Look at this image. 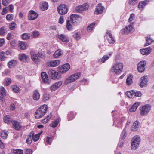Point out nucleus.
Masks as SVG:
<instances>
[{
    "label": "nucleus",
    "instance_id": "nucleus-1",
    "mask_svg": "<svg viewBox=\"0 0 154 154\" xmlns=\"http://www.w3.org/2000/svg\"><path fill=\"white\" fill-rule=\"evenodd\" d=\"M48 108L47 106L44 104L38 109L35 113V118L38 119L42 118L46 112Z\"/></svg>",
    "mask_w": 154,
    "mask_h": 154
},
{
    "label": "nucleus",
    "instance_id": "nucleus-2",
    "mask_svg": "<svg viewBox=\"0 0 154 154\" xmlns=\"http://www.w3.org/2000/svg\"><path fill=\"white\" fill-rule=\"evenodd\" d=\"M123 66L122 63L117 62L113 64L111 69V71L116 74H119L122 71Z\"/></svg>",
    "mask_w": 154,
    "mask_h": 154
},
{
    "label": "nucleus",
    "instance_id": "nucleus-3",
    "mask_svg": "<svg viewBox=\"0 0 154 154\" xmlns=\"http://www.w3.org/2000/svg\"><path fill=\"white\" fill-rule=\"evenodd\" d=\"M140 138L138 136H135L132 140L131 148L132 149L135 150L139 146L140 142Z\"/></svg>",
    "mask_w": 154,
    "mask_h": 154
},
{
    "label": "nucleus",
    "instance_id": "nucleus-4",
    "mask_svg": "<svg viewBox=\"0 0 154 154\" xmlns=\"http://www.w3.org/2000/svg\"><path fill=\"white\" fill-rule=\"evenodd\" d=\"M81 75V73L80 72L72 75L66 79L65 82V84L67 85L70 83L75 81L79 78Z\"/></svg>",
    "mask_w": 154,
    "mask_h": 154
},
{
    "label": "nucleus",
    "instance_id": "nucleus-5",
    "mask_svg": "<svg viewBox=\"0 0 154 154\" xmlns=\"http://www.w3.org/2000/svg\"><path fill=\"white\" fill-rule=\"evenodd\" d=\"M151 109L150 106L149 104L145 105L142 106L140 109V113L141 116L147 115Z\"/></svg>",
    "mask_w": 154,
    "mask_h": 154
},
{
    "label": "nucleus",
    "instance_id": "nucleus-6",
    "mask_svg": "<svg viewBox=\"0 0 154 154\" xmlns=\"http://www.w3.org/2000/svg\"><path fill=\"white\" fill-rule=\"evenodd\" d=\"M126 94L127 97L130 98H132L135 97H140L142 95L140 92L134 90L128 91L126 93Z\"/></svg>",
    "mask_w": 154,
    "mask_h": 154
},
{
    "label": "nucleus",
    "instance_id": "nucleus-7",
    "mask_svg": "<svg viewBox=\"0 0 154 154\" xmlns=\"http://www.w3.org/2000/svg\"><path fill=\"white\" fill-rule=\"evenodd\" d=\"M59 13L62 15L66 14L68 12V8L66 5L65 4L60 5L57 8Z\"/></svg>",
    "mask_w": 154,
    "mask_h": 154
},
{
    "label": "nucleus",
    "instance_id": "nucleus-8",
    "mask_svg": "<svg viewBox=\"0 0 154 154\" xmlns=\"http://www.w3.org/2000/svg\"><path fill=\"white\" fill-rule=\"evenodd\" d=\"M70 22L72 24L77 25L79 21V19L80 18V16L75 14H72L70 16Z\"/></svg>",
    "mask_w": 154,
    "mask_h": 154
},
{
    "label": "nucleus",
    "instance_id": "nucleus-9",
    "mask_svg": "<svg viewBox=\"0 0 154 154\" xmlns=\"http://www.w3.org/2000/svg\"><path fill=\"white\" fill-rule=\"evenodd\" d=\"M146 64L145 61H142L140 62L138 64L137 69L140 72H142L145 70V66Z\"/></svg>",
    "mask_w": 154,
    "mask_h": 154
},
{
    "label": "nucleus",
    "instance_id": "nucleus-10",
    "mask_svg": "<svg viewBox=\"0 0 154 154\" xmlns=\"http://www.w3.org/2000/svg\"><path fill=\"white\" fill-rule=\"evenodd\" d=\"M70 68V66L69 64L66 63L60 67L58 69V71L62 73H64L67 72Z\"/></svg>",
    "mask_w": 154,
    "mask_h": 154
},
{
    "label": "nucleus",
    "instance_id": "nucleus-11",
    "mask_svg": "<svg viewBox=\"0 0 154 154\" xmlns=\"http://www.w3.org/2000/svg\"><path fill=\"white\" fill-rule=\"evenodd\" d=\"M48 73L51 78L54 79H59L60 78V75H59L58 72H56L53 70H49L48 71Z\"/></svg>",
    "mask_w": 154,
    "mask_h": 154
},
{
    "label": "nucleus",
    "instance_id": "nucleus-12",
    "mask_svg": "<svg viewBox=\"0 0 154 154\" xmlns=\"http://www.w3.org/2000/svg\"><path fill=\"white\" fill-rule=\"evenodd\" d=\"M88 8V6L87 4H84L82 5H79L77 6L75 10L76 12L81 13L82 11L86 10Z\"/></svg>",
    "mask_w": 154,
    "mask_h": 154
},
{
    "label": "nucleus",
    "instance_id": "nucleus-13",
    "mask_svg": "<svg viewBox=\"0 0 154 154\" xmlns=\"http://www.w3.org/2000/svg\"><path fill=\"white\" fill-rule=\"evenodd\" d=\"M106 33V35L105 36V37L107 38L109 43L112 44L114 43L115 41L110 32V31L107 30Z\"/></svg>",
    "mask_w": 154,
    "mask_h": 154
},
{
    "label": "nucleus",
    "instance_id": "nucleus-14",
    "mask_svg": "<svg viewBox=\"0 0 154 154\" xmlns=\"http://www.w3.org/2000/svg\"><path fill=\"white\" fill-rule=\"evenodd\" d=\"M61 81L58 82L53 84L50 87V89L51 91H54L58 89L62 85Z\"/></svg>",
    "mask_w": 154,
    "mask_h": 154
},
{
    "label": "nucleus",
    "instance_id": "nucleus-15",
    "mask_svg": "<svg viewBox=\"0 0 154 154\" xmlns=\"http://www.w3.org/2000/svg\"><path fill=\"white\" fill-rule=\"evenodd\" d=\"M104 8L102 5L101 3L98 4L96 6L94 13L95 14H99L102 13Z\"/></svg>",
    "mask_w": 154,
    "mask_h": 154
},
{
    "label": "nucleus",
    "instance_id": "nucleus-16",
    "mask_svg": "<svg viewBox=\"0 0 154 154\" xmlns=\"http://www.w3.org/2000/svg\"><path fill=\"white\" fill-rule=\"evenodd\" d=\"M38 16V14L34 11L31 10L29 11L28 14V19L30 20H34L36 19Z\"/></svg>",
    "mask_w": 154,
    "mask_h": 154
},
{
    "label": "nucleus",
    "instance_id": "nucleus-17",
    "mask_svg": "<svg viewBox=\"0 0 154 154\" xmlns=\"http://www.w3.org/2000/svg\"><path fill=\"white\" fill-rule=\"evenodd\" d=\"M6 95V90L3 87H1L0 88V100L1 102H5L4 97Z\"/></svg>",
    "mask_w": 154,
    "mask_h": 154
},
{
    "label": "nucleus",
    "instance_id": "nucleus-18",
    "mask_svg": "<svg viewBox=\"0 0 154 154\" xmlns=\"http://www.w3.org/2000/svg\"><path fill=\"white\" fill-rule=\"evenodd\" d=\"M149 2V1L146 0L140 2L138 5L137 7L138 9L141 11H142L145 8V6L147 5Z\"/></svg>",
    "mask_w": 154,
    "mask_h": 154
},
{
    "label": "nucleus",
    "instance_id": "nucleus-19",
    "mask_svg": "<svg viewBox=\"0 0 154 154\" xmlns=\"http://www.w3.org/2000/svg\"><path fill=\"white\" fill-rule=\"evenodd\" d=\"M148 82L147 76H144L141 77L140 79V83L139 85L140 86L143 87L146 85Z\"/></svg>",
    "mask_w": 154,
    "mask_h": 154
},
{
    "label": "nucleus",
    "instance_id": "nucleus-20",
    "mask_svg": "<svg viewBox=\"0 0 154 154\" xmlns=\"http://www.w3.org/2000/svg\"><path fill=\"white\" fill-rule=\"evenodd\" d=\"M57 37L60 40L65 42H68L69 41L68 37L64 34H58Z\"/></svg>",
    "mask_w": 154,
    "mask_h": 154
},
{
    "label": "nucleus",
    "instance_id": "nucleus-21",
    "mask_svg": "<svg viewBox=\"0 0 154 154\" xmlns=\"http://www.w3.org/2000/svg\"><path fill=\"white\" fill-rule=\"evenodd\" d=\"M41 77L42 79L43 82L45 83L49 84L50 82L48 78V76L45 72H42L41 73Z\"/></svg>",
    "mask_w": 154,
    "mask_h": 154
},
{
    "label": "nucleus",
    "instance_id": "nucleus-22",
    "mask_svg": "<svg viewBox=\"0 0 154 154\" xmlns=\"http://www.w3.org/2000/svg\"><path fill=\"white\" fill-rule=\"evenodd\" d=\"M60 63V60H54L48 63V66L54 67L57 66Z\"/></svg>",
    "mask_w": 154,
    "mask_h": 154
},
{
    "label": "nucleus",
    "instance_id": "nucleus-23",
    "mask_svg": "<svg viewBox=\"0 0 154 154\" xmlns=\"http://www.w3.org/2000/svg\"><path fill=\"white\" fill-rule=\"evenodd\" d=\"M151 51L152 48L150 47L140 50V51L142 54L146 55L149 54Z\"/></svg>",
    "mask_w": 154,
    "mask_h": 154
},
{
    "label": "nucleus",
    "instance_id": "nucleus-24",
    "mask_svg": "<svg viewBox=\"0 0 154 154\" xmlns=\"http://www.w3.org/2000/svg\"><path fill=\"white\" fill-rule=\"evenodd\" d=\"M31 54V57L32 60L36 63L39 62L40 60L38 57L37 54L34 53L32 52H30Z\"/></svg>",
    "mask_w": 154,
    "mask_h": 154
},
{
    "label": "nucleus",
    "instance_id": "nucleus-25",
    "mask_svg": "<svg viewBox=\"0 0 154 154\" xmlns=\"http://www.w3.org/2000/svg\"><path fill=\"white\" fill-rule=\"evenodd\" d=\"M29 58L28 56L23 53L20 54L19 55V59L23 62L27 61Z\"/></svg>",
    "mask_w": 154,
    "mask_h": 154
},
{
    "label": "nucleus",
    "instance_id": "nucleus-26",
    "mask_svg": "<svg viewBox=\"0 0 154 154\" xmlns=\"http://www.w3.org/2000/svg\"><path fill=\"white\" fill-rule=\"evenodd\" d=\"M13 128L15 130H18L21 128V126L19 122L17 121H13L12 122Z\"/></svg>",
    "mask_w": 154,
    "mask_h": 154
},
{
    "label": "nucleus",
    "instance_id": "nucleus-27",
    "mask_svg": "<svg viewBox=\"0 0 154 154\" xmlns=\"http://www.w3.org/2000/svg\"><path fill=\"white\" fill-rule=\"evenodd\" d=\"M112 53L110 52L108 55H104L102 58L99 60L100 62V61L102 63H104L105 61L108 60L111 56L112 55Z\"/></svg>",
    "mask_w": 154,
    "mask_h": 154
},
{
    "label": "nucleus",
    "instance_id": "nucleus-28",
    "mask_svg": "<svg viewBox=\"0 0 154 154\" xmlns=\"http://www.w3.org/2000/svg\"><path fill=\"white\" fill-rule=\"evenodd\" d=\"M40 94L37 90H35L33 93V99L36 100H38L40 98Z\"/></svg>",
    "mask_w": 154,
    "mask_h": 154
},
{
    "label": "nucleus",
    "instance_id": "nucleus-29",
    "mask_svg": "<svg viewBox=\"0 0 154 154\" xmlns=\"http://www.w3.org/2000/svg\"><path fill=\"white\" fill-rule=\"evenodd\" d=\"M124 33H128L129 32L133 31V27L132 25H130L126 27L123 30Z\"/></svg>",
    "mask_w": 154,
    "mask_h": 154
},
{
    "label": "nucleus",
    "instance_id": "nucleus-30",
    "mask_svg": "<svg viewBox=\"0 0 154 154\" xmlns=\"http://www.w3.org/2000/svg\"><path fill=\"white\" fill-rule=\"evenodd\" d=\"M139 122L137 121L134 122L133 124V126L131 128V130L133 131H136L138 129L139 127Z\"/></svg>",
    "mask_w": 154,
    "mask_h": 154
},
{
    "label": "nucleus",
    "instance_id": "nucleus-31",
    "mask_svg": "<svg viewBox=\"0 0 154 154\" xmlns=\"http://www.w3.org/2000/svg\"><path fill=\"white\" fill-rule=\"evenodd\" d=\"M18 47L21 50H25L26 48L27 44L23 42H20L18 44Z\"/></svg>",
    "mask_w": 154,
    "mask_h": 154
},
{
    "label": "nucleus",
    "instance_id": "nucleus-32",
    "mask_svg": "<svg viewBox=\"0 0 154 154\" xmlns=\"http://www.w3.org/2000/svg\"><path fill=\"white\" fill-rule=\"evenodd\" d=\"M133 78V76L131 75L128 76L126 80V83L127 85L130 86L132 84Z\"/></svg>",
    "mask_w": 154,
    "mask_h": 154
},
{
    "label": "nucleus",
    "instance_id": "nucleus-33",
    "mask_svg": "<svg viewBox=\"0 0 154 154\" xmlns=\"http://www.w3.org/2000/svg\"><path fill=\"white\" fill-rule=\"evenodd\" d=\"M4 121L5 123L8 124L10 123H12L13 121H12L11 119V118L9 115L5 116L4 118Z\"/></svg>",
    "mask_w": 154,
    "mask_h": 154
},
{
    "label": "nucleus",
    "instance_id": "nucleus-34",
    "mask_svg": "<svg viewBox=\"0 0 154 154\" xmlns=\"http://www.w3.org/2000/svg\"><path fill=\"white\" fill-rule=\"evenodd\" d=\"M146 42L144 46L150 45L154 42V40L149 37H146Z\"/></svg>",
    "mask_w": 154,
    "mask_h": 154
},
{
    "label": "nucleus",
    "instance_id": "nucleus-35",
    "mask_svg": "<svg viewBox=\"0 0 154 154\" xmlns=\"http://www.w3.org/2000/svg\"><path fill=\"white\" fill-rule=\"evenodd\" d=\"M139 104V103L138 102L134 103L129 109V111L131 112H134L135 111Z\"/></svg>",
    "mask_w": 154,
    "mask_h": 154
},
{
    "label": "nucleus",
    "instance_id": "nucleus-36",
    "mask_svg": "<svg viewBox=\"0 0 154 154\" xmlns=\"http://www.w3.org/2000/svg\"><path fill=\"white\" fill-rule=\"evenodd\" d=\"M17 64V61L14 60H11L8 63V66L10 68L13 67Z\"/></svg>",
    "mask_w": 154,
    "mask_h": 154
},
{
    "label": "nucleus",
    "instance_id": "nucleus-37",
    "mask_svg": "<svg viewBox=\"0 0 154 154\" xmlns=\"http://www.w3.org/2000/svg\"><path fill=\"white\" fill-rule=\"evenodd\" d=\"M63 53L62 51L60 49L57 50L54 54L53 57L55 58H57L60 56Z\"/></svg>",
    "mask_w": 154,
    "mask_h": 154
},
{
    "label": "nucleus",
    "instance_id": "nucleus-38",
    "mask_svg": "<svg viewBox=\"0 0 154 154\" xmlns=\"http://www.w3.org/2000/svg\"><path fill=\"white\" fill-rule=\"evenodd\" d=\"M34 134L33 131L30 132V134L29 135V138L27 139L26 140V142L28 144H31L32 143V136H33V135Z\"/></svg>",
    "mask_w": 154,
    "mask_h": 154
},
{
    "label": "nucleus",
    "instance_id": "nucleus-39",
    "mask_svg": "<svg viewBox=\"0 0 154 154\" xmlns=\"http://www.w3.org/2000/svg\"><path fill=\"white\" fill-rule=\"evenodd\" d=\"M48 7V4L47 3L43 2H42V6H41V9L42 11L47 10Z\"/></svg>",
    "mask_w": 154,
    "mask_h": 154
},
{
    "label": "nucleus",
    "instance_id": "nucleus-40",
    "mask_svg": "<svg viewBox=\"0 0 154 154\" xmlns=\"http://www.w3.org/2000/svg\"><path fill=\"white\" fill-rule=\"evenodd\" d=\"M8 135V131H2L1 133V136L2 138L4 139H6Z\"/></svg>",
    "mask_w": 154,
    "mask_h": 154
},
{
    "label": "nucleus",
    "instance_id": "nucleus-41",
    "mask_svg": "<svg viewBox=\"0 0 154 154\" xmlns=\"http://www.w3.org/2000/svg\"><path fill=\"white\" fill-rule=\"evenodd\" d=\"M95 24V23H93L90 24L87 28V30L89 32H91L93 29Z\"/></svg>",
    "mask_w": 154,
    "mask_h": 154
},
{
    "label": "nucleus",
    "instance_id": "nucleus-42",
    "mask_svg": "<svg viewBox=\"0 0 154 154\" xmlns=\"http://www.w3.org/2000/svg\"><path fill=\"white\" fill-rule=\"evenodd\" d=\"M59 122L58 119H56L55 121H53L52 123L50 124V126L51 127L55 128L56 127L57 125Z\"/></svg>",
    "mask_w": 154,
    "mask_h": 154
},
{
    "label": "nucleus",
    "instance_id": "nucleus-43",
    "mask_svg": "<svg viewBox=\"0 0 154 154\" xmlns=\"http://www.w3.org/2000/svg\"><path fill=\"white\" fill-rule=\"evenodd\" d=\"M138 2V0H128V4L131 6H134L136 5Z\"/></svg>",
    "mask_w": 154,
    "mask_h": 154
},
{
    "label": "nucleus",
    "instance_id": "nucleus-44",
    "mask_svg": "<svg viewBox=\"0 0 154 154\" xmlns=\"http://www.w3.org/2000/svg\"><path fill=\"white\" fill-rule=\"evenodd\" d=\"M11 88L12 90L15 93H18L19 91V88L16 85H12L11 86Z\"/></svg>",
    "mask_w": 154,
    "mask_h": 154
},
{
    "label": "nucleus",
    "instance_id": "nucleus-45",
    "mask_svg": "<svg viewBox=\"0 0 154 154\" xmlns=\"http://www.w3.org/2000/svg\"><path fill=\"white\" fill-rule=\"evenodd\" d=\"M30 34L28 33H24L21 35V37L23 40H27L29 38Z\"/></svg>",
    "mask_w": 154,
    "mask_h": 154
},
{
    "label": "nucleus",
    "instance_id": "nucleus-46",
    "mask_svg": "<svg viewBox=\"0 0 154 154\" xmlns=\"http://www.w3.org/2000/svg\"><path fill=\"white\" fill-rule=\"evenodd\" d=\"M51 116L52 115L51 113L50 114V115H47L46 118L44 119L43 120H42V123H46L48 122L49 121Z\"/></svg>",
    "mask_w": 154,
    "mask_h": 154
},
{
    "label": "nucleus",
    "instance_id": "nucleus-47",
    "mask_svg": "<svg viewBox=\"0 0 154 154\" xmlns=\"http://www.w3.org/2000/svg\"><path fill=\"white\" fill-rule=\"evenodd\" d=\"M53 137H47L46 140V143L45 144L47 145V144H50L52 141Z\"/></svg>",
    "mask_w": 154,
    "mask_h": 154
},
{
    "label": "nucleus",
    "instance_id": "nucleus-48",
    "mask_svg": "<svg viewBox=\"0 0 154 154\" xmlns=\"http://www.w3.org/2000/svg\"><path fill=\"white\" fill-rule=\"evenodd\" d=\"M13 153L14 154H23V151L19 149H13Z\"/></svg>",
    "mask_w": 154,
    "mask_h": 154
},
{
    "label": "nucleus",
    "instance_id": "nucleus-49",
    "mask_svg": "<svg viewBox=\"0 0 154 154\" xmlns=\"http://www.w3.org/2000/svg\"><path fill=\"white\" fill-rule=\"evenodd\" d=\"M70 21L69 20H68L67 21L66 27L68 30H71L72 29V26L70 23Z\"/></svg>",
    "mask_w": 154,
    "mask_h": 154
},
{
    "label": "nucleus",
    "instance_id": "nucleus-50",
    "mask_svg": "<svg viewBox=\"0 0 154 154\" xmlns=\"http://www.w3.org/2000/svg\"><path fill=\"white\" fill-rule=\"evenodd\" d=\"M14 16L12 14H8L6 15V18L8 21H11L13 20Z\"/></svg>",
    "mask_w": 154,
    "mask_h": 154
},
{
    "label": "nucleus",
    "instance_id": "nucleus-51",
    "mask_svg": "<svg viewBox=\"0 0 154 154\" xmlns=\"http://www.w3.org/2000/svg\"><path fill=\"white\" fill-rule=\"evenodd\" d=\"M50 98L49 94L47 93L44 94L43 96V100L44 101H46L49 100Z\"/></svg>",
    "mask_w": 154,
    "mask_h": 154
},
{
    "label": "nucleus",
    "instance_id": "nucleus-52",
    "mask_svg": "<svg viewBox=\"0 0 154 154\" xmlns=\"http://www.w3.org/2000/svg\"><path fill=\"white\" fill-rule=\"evenodd\" d=\"M75 117V115L73 112H71L68 114V118L69 121L73 119Z\"/></svg>",
    "mask_w": 154,
    "mask_h": 154
},
{
    "label": "nucleus",
    "instance_id": "nucleus-53",
    "mask_svg": "<svg viewBox=\"0 0 154 154\" xmlns=\"http://www.w3.org/2000/svg\"><path fill=\"white\" fill-rule=\"evenodd\" d=\"M5 53L3 51L0 53V59L1 61H4L6 58Z\"/></svg>",
    "mask_w": 154,
    "mask_h": 154
},
{
    "label": "nucleus",
    "instance_id": "nucleus-54",
    "mask_svg": "<svg viewBox=\"0 0 154 154\" xmlns=\"http://www.w3.org/2000/svg\"><path fill=\"white\" fill-rule=\"evenodd\" d=\"M73 37L75 39L78 40L80 38V32H76L73 35Z\"/></svg>",
    "mask_w": 154,
    "mask_h": 154
},
{
    "label": "nucleus",
    "instance_id": "nucleus-55",
    "mask_svg": "<svg viewBox=\"0 0 154 154\" xmlns=\"http://www.w3.org/2000/svg\"><path fill=\"white\" fill-rule=\"evenodd\" d=\"M40 136V134H37L35 135L34 134L33 135V136H32V140L34 142L37 141L39 138V137Z\"/></svg>",
    "mask_w": 154,
    "mask_h": 154
},
{
    "label": "nucleus",
    "instance_id": "nucleus-56",
    "mask_svg": "<svg viewBox=\"0 0 154 154\" xmlns=\"http://www.w3.org/2000/svg\"><path fill=\"white\" fill-rule=\"evenodd\" d=\"M37 54L38 57L41 58H45V53L44 51L39 52Z\"/></svg>",
    "mask_w": 154,
    "mask_h": 154
},
{
    "label": "nucleus",
    "instance_id": "nucleus-57",
    "mask_svg": "<svg viewBox=\"0 0 154 154\" xmlns=\"http://www.w3.org/2000/svg\"><path fill=\"white\" fill-rule=\"evenodd\" d=\"M16 24L14 22H12L9 25V28L11 30H14L15 28Z\"/></svg>",
    "mask_w": 154,
    "mask_h": 154
},
{
    "label": "nucleus",
    "instance_id": "nucleus-58",
    "mask_svg": "<svg viewBox=\"0 0 154 154\" xmlns=\"http://www.w3.org/2000/svg\"><path fill=\"white\" fill-rule=\"evenodd\" d=\"M127 135L126 131H125V128H124L122 132V134L121 136V138L122 139L124 140Z\"/></svg>",
    "mask_w": 154,
    "mask_h": 154
},
{
    "label": "nucleus",
    "instance_id": "nucleus-59",
    "mask_svg": "<svg viewBox=\"0 0 154 154\" xmlns=\"http://www.w3.org/2000/svg\"><path fill=\"white\" fill-rule=\"evenodd\" d=\"M5 85L6 86L9 85L11 83V80L9 78H7L5 79Z\"/></svg>",
    "mask_w": 154,
    "mask_h": 154
},
{
    "label": "nucleus",
    "instance_id": "nucleus-60",
    "mask_svg": "<svg viewBox=\"0 0 154 154\" xmlns=\"http://www.w3.org/2000/svg\"><path fill=\"white\" fill-rule=\"evenodd\" d=\"M39 32L36 31H35L32 32V35L34 37H37L39 36Z\"/></svg>",
    "mask_w": 154,
    "mask_h": 154
},
{
    "label": "nucleus",
    "instance_id": "nucleus-61",
    "mask_svg": "<svg viewBox=\"0 0 154 154\" xmlns=\"http://www.w3.org/2000/svg\"><path fill=\"white\" fill-rule=\"evenodd\" d=\"M5 33V30H4V27H1L0 28V35L3 36Z\"/></svg>",
    "mask_w": 154,
    "mask_h": 154
},
{
    "label": "nucleus",
    "instance_id": "nucleus-62",
    "mask_svg": "<svg viewBox=\"0 0 154 154\" xmlns=\"http://www.w3.org/2000/svg\"><path fill=\"white\" fill-rule=\"evenodd\" d=\"M134 18V14L133 13H132L131 14L129 18L128 19V21L131 22L132 21Z\"/></svg>",
    "mask_w": 154,
    "mask_h": 154
},
{
    "label": "nucleus",
    "instance_id": "nucleus-63",
    "mask_svg": "<svg viewBox=\"0 0 154 154\" xmlns=\"http://www.w3.org/2000/svg\"><path fill=\"white\" fill-rule=\"evenodd\" d=\"M13 36V34L11 33H9L7 35L6 38L8 40H10L11 39L12 36Z\"/></svg>",
    "mask_w": 154,
    "mask_h": 154
},
{
    "label": "nucleus",
    "instance_id": "nucleus-64",
    "mask_svg": "<svg viewBox=\"0 0 154 154\" xmlns=\"http://www.w3.org/2000/svg\"><path fill=\"white\" fill-rule=\"evenodd\" d=\"M2 4L4 6H7L9 3V0H2Z\"/></svg>",
    "mask_w": 154,
    "mask_h": 154
}]
</instances>
